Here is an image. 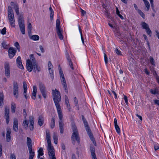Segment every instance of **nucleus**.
I'll use <instances>...</instances> for the list:
<instances>
[{
    "label": "nucleus",
    "instance_id": "1",
    "mask_svg": "<svg viewBox=\"0 0 159 159\" xmlns=\"http://www.w3.org/2000/svg\"><path fill=\"white\" fill-rule=\"evenodd\" d=\"M53 99L57 108V112H62L59 103L61 101V94L59 91L57 89L52 90Z\"/></svg>",
    "mask_w": 159,
    "mask_h": 159
},
{
    "label": "nucleus",
    "instance_id": "2",
    "mask_svg": "<svg viewBox=\"0 0 159 159\" xmlns=\"http://www.w3.org/2000/svg\"><path fill=\"white\" fill-rule=\"evenodd\" d=\"M81 116L84 124L86 130L87 132V134L89 136L90 140L93 143L95 146H97V144L95 138L93 136L91 131L88 122L85 119L84 116L83 115H82Z\"/></svg>",
    "mask_w": 159,
    "mask_h": 159
},
{
    "label": "nucleus",
    "instance_id": "3",
    "mask_svg": "<svg viewBox=\"0 0 159 159\" xmlns=\"http://www.w3.org/2000/svg\"><path fill=\"white\" fill-rule=\"evenodd\" d=\"M26 65L27 70L29 72H31L33 69L34 70L35 72L37 71L39 72L40 70V67L37 65L36 62H34L32 64L29 60H27L26 61Z\"/></svg>",
    "mask_w": 159,
    "mask_h": 159
},
{
    "label": "nucleus",
    "instance_id": "4",
    "mask_svg": "<svg viewBox=\"0 0 159 159\" xmlns=\"http://www.w3.org/2000/svg\"><path fill=\"white\" fill-rule=\"evenodd\" d=\"M8 17L10 25L11 27H13L15 26V20L13 11L11 7L9 6L8 7Z\"/></svg>",
    "mask_w": 159,
    "mask_h": 159
},
{
    "label": "nucleus",
    "instance_id": "5",
    "mask_svg": "<svg viewBox=\"0 0 159 159\" xmlns=\"http://www.w3.org/2000/svg\"><path fill=\"white\" fill-rule=\"evenodd\" d=\"M60 76L61 80V81L62 84L63 85V87L65 89V91L68 93L67 87L66 83V80L64 77V75L63 71L61 68H59Z\"/></svg>",
    "mask_w": 159,
    "mask_h": 159
},
{
    "label": "nucleus",
    "instance_id": "6",
    "mask_svg": "<svg viewBox=\"0 0 159 159\" xmlns=\"http://www.w3.org/2000/svg\"><path fill=\"white\" fill-rule=\"evenodd\" d=\"M60 20L58 19H57L56 20V28L57 33L59 39L61 40H62L63 39V37L62 34L61 30L60 29Z\"/></svg>",
    "mask_w": 159,
    "mask_h": 159
},
{
    "label": "nucleus",
    "instance_id": "7",
    "mask_svg": "<svg viewBox=\"0 0 159 159\" xmlns=\"http://www.w3.org/2000/svg\"><path fill=\"white\" fill-rule=\"evenodd\" d=\"M4 66L5 76L9 78L10 77V67L9 63L8 62H5Z\"/></svg>",
    "mask_w": 159,
    "mask_h": 159
},
{
    "label": "nucleus",
    "instance_id": "8",
    "mask_svg": "<svg viewBox=\"0 0 159 159\" xmlns=\"http://www.w3.org/2000/svg\"><path fill=\"white\" fill-rule=\"evenodd\" d=\"M4 118L7 124H8L10 121V110L9 107L7 106L5 107Z\"/></svg>",
    "mask_w": 159,
    "mask_h": 159
},
{
    "label": "nucleus",
    "instance_id": "9",
    "mask_svg": "<svg viewBox=\"0 0 159 159\" xmlns=\"http://www.w3.org/2000/svg\"><path fill=\"white\" fill-rule=\"evenodd\" d=\"M13 95L14 96L17 98L18 97V89L19 86L17 83L16 81H14L13 83Z\"/></svg>",
    "mask_w": 159,
    "mask_h": 159
},
{
    "label": "nucleus",
    "instance_id": "10",
    "mask_svg": "<svg viewBox=\"0 0 159 159\" xmlns=\"http://www.w3.org/2000/svg\"><path fill=\"white\" fill-rule=\"evenodd\" d=\"M71 138L72 140L74 142L73 143L74 144H75V141H77L78 143H80V138L78 132H73Z\"/></svg>",
    "mask_w": 159,
    "mask_h": 159
},
{
    "label": "nucleus",
    "instance_id": "11",
    "mask_svg": "<svg viewBox=\"0 0 159 159\" xmlns=\"http://www.w3.org/2000/svg\"><path fill=\"white\" fill-rule=\"evenodd\" d=\"M39 87L43 97L46 98L47 96L45 88L44 85L41 83L39 84Z\"/></svg>",
    "mask_w": 159,
    "mask_h": 159
},
{
    "label": "nucleus",
    "instance_id": "12",
    "mask_svg": "<svg viewBox=\"0 0 159 159\" xmlns=\"http://www.w3.org/2000/svg\"><path fill=\"white\" fill-rule=\"evenodd\" d=\"M57 113L58 114L59 118L60 120L59 122L60 130L64 129V124L62 120L63 118V115L62 112H60V113L57 112Z\"/></svg>",
    "mask_w": 159,
    "mask_h": 159
},
{
    "label": "nucleus",
    "instance_id": "13",
    "mask_svg": "<svg viewBox=\"0 0 159 159\" xmlns=\"http://www.w3.org/2000/svg\"><path fill=\"white\" fill-rule=\"evenodd\" d=\"M46 139L48 143L47 149L48 154L50 157V131L49 130H47L46 131Z\"/></svg>",
    "mask_w": 159,
    "mask_h": 159
},
{
    "label": "nucleus",
    "instance_id": "14",
    "mask_svg": "<svg viewBox=\"0 0 159 159\" xmlns=\"http://www.w3.org/2000/svg\"><path fill=\"white\" fill-rule=\"evenodd\" d=\"M16 52V50L15 48L12 47H10L8 50V55L9 58H12L15 55Z\"/></svg>",
    "mask_w": 159,
    "mask_h": 159
},
{
    "label": "nucleus",
    "instance_id": "15",
    "mask_svg": "<svg viewBox=\"0 0 159 159\" xmlns=\"http://www.w3.org/2000/svg\"><path fill=\"white\" fill-rule=\"evenodd\" d=\"M16 65L18 67L21 69H24V66L21 62V57L18 56L16 59Z\"/></svg>",
    "mask_w": 159,
    "mask_h": 159
},
{
    "label": "nucleus",
    "instance_id": "16",
    "mask_svg": "<svg viewBox=\"0 0 159 159\" xmlns=\"http://www.w3.org/2000/svg\"><path fill=\"white\" fill-rule=\"evenodd\" d=\"M13 129L16 132H17L18 130V121L16 118H14Z\"/></svg>",
    "mask_w": 159,
    "mask_h": 159
},
{
    "label": "nucleus",
    "instance_id": "17",
    "mask_svg": "<svg viewBox=\"0 0 159 159\" xmlns=\"http://www.w3.org/2000/svg\"><path fill=\"white\" fill-rule=\"evenodd\" d=\"M6 141L7 142H9L11 139V130L10 128H7L6 129Z\"/></svg>",
    "mask_w": 159,
    "mask_h": 159
},
{
    "label": "nucleus",
    "instance_id": "18",
    "mask_svg": "<svg viewBox=\"0 0 159 159\" xmlns=\"http://www.w3.org/2000/svg\"><path fill=\"white\" fill-rule=\"evenodd\" d=\"M66 58L68 62L69 66H70L71 69L72 70H73L74 69V67L73 66V63L71 61V60L70 58V57L68 52H66Z\"/></svg>",
    "mask_w": 159,
    "mask_h": 159
},
{
    "label": "nucleus",
    "instance_id": "19",
    "mask_svg": "<svg viewBox=\"0 0 159 159\" xmlns=\"http://www.w3.org/2000/svg\"><path fill=\"white\" fill-rule=\"evenodd\" d=\"M90 148L92 158H95L96 159L95 148L94 147L93 145H91L90 146Z\"/></svg>",
    "mask_w": 159,
    "mask_h": 159
},
{
    "label": "nucleus",
    "instance_id": "20",
    "mask_svg": "<svg viewBox=\"0 0 159 159\" xmlns=\"http://www.w3.org/2000/svg\"><path fill=\"white\" fill-rule=\"evenodd\" d=\"M37 93V87L36 86H34L33 87V91L32 93V98L34 100H35L36 98V96Z\"/></svg>",
    "mask_w": 159,
    "mask_h": 159
},
{
    "label": "nucleus",
    "instance_id": "21",
    "mask_svg": "<svg viewBox=\"0 0 159 159\" xmlns=\"http://www.w3.org/2000/svg\"><path fill=\"white\" fill-rule=\"evenodd\" d=\"M18 21L19 26L25 25L24 20L22 16L20 15L19 16Z\"/></svg>",
    "mask_w": 159,
    "mask_h": 159
},
{
    "label": "nucleus",
    "instance_id": "22",
    "mask_svg": "<svg viewBox=\"0 0 159 159\" xmlns=\"http://www.w3.org/2000/svg\"><path fill=\"white\" fill-rule=\"evenodd\" d=\"M30 153L29 159H33L34 156V152L32 151V148L28 149Z\"/></svg>",
    "mask_w": 159,
    "mask_h": 159
},
{
    "label": "nucleus",
    "instance_id": "23",
    "mask_svg": "<svg viewBox=\"0 0 159 159\" xmlns=\"http://www.w3.org/2000/svg\"><path fill=\"white\" fill-rule=\"evenodd\" d=\"M31 142V139L29 137H27V144L28 146V149L32 148Z\"/></svg>",
    "mask_w": 159,
    "mask_h": 159
},
{
    "label": "nucleus",
    "instance_id": "24",
    "mask_svg": "<svg viewBox=\"0 0 159 159\" xmlns=\"http://www.w3.org/2000/svg\"><path fill=\"white\" fill-rule=\"evenodd\" d=\"M53 137L55 144H57L58 138L56 133H54Z\"/></svg>",
    "mask_w": 159,
    "mask_h": 159
},
{
    "label": "nucleus",
    "instance_id": "25",
    "mask_svg": "<svg viewBox=\"0 0 159 159\" xmlns=\"http://www.w3.org/2000/svg\"><path fill=\"white\" fill-rule=\"evenodd\" d=\"M38 155L37 157L38 158H39L40 156H42L43 155V149L42 148H40L38 151Z\"/></svg>",
    "mask_w": 159,
    "mask_h": 159
},
{
    "label": "nucleus",
    "instance_id": "26",
    "mask_svg": "<svg viewBox=\"0 0 159 159\" xmlns=\"http://www.w3.org/2000/svg\"><path fill=\"white\" fill-rule=\"evenodd\" d=\"M20 30L23 34H25V25H19Z\"/></svg>",
    "mask_w": 159,
    "mask_h": 159
},
{
    "label": "nucleus",
    "instance_id": "27",
    "mask_svg": "<svg viewBox=\"0 0 159 159\" xmlns=\"http://www.w3.org/2000/svg\"><path fill=\"white\" fill-rule=\"evenodd\" d=\"M1 45L4 48L6 49H8L9 47V46L6 44V43L5 41L2 42Z\"/></svg>",
    "mask_w": 159,
    "mask_h": 159
},
{
    "label": "nucleus",
    "instance_id": "28",
    "mask_svg": "<svg viewBox=\"0 0 159 159\" xmlns=\"http://www.w3.org/2000/svg\"><path fill=\"white\" fill-rule=\"evenodd\" d=\"M4 96L2 94L0 95V107H2L4 104L3 100Z\"/></svg>",
    "mask_w": 159,
    "mask_h": 159
},
{
    "label": "nucleus",
    "instance_id": "29",
    "mask_svg": "<svg viewBox=\"0 0 159 159\" xmlns=\"http://www.w3.org/2000/svg\"><path fill=\"white\" fill-rule=\"evenodd\" d=\"M30 39L34 41L38 40L39 39V37L38 35H34L30 37Z\"/></svg>",
    "mask_w": 159,
    "mask_h": 159
},
{
    "label": "nucleus",
    "instance_id": "30",
    "mask_svg": "<svg viewBox=\"0 0 159 159\" xmlns=\"http://www.w3.org/2000/svg\"><path fill=\"white\" fill-rule=\"evenodd\" d=\"M142 27L145 29H147V28H149V26L148 24L145 22H143L141 24Z\"/></svg>",
    "mask_w": 159,
    "mask_h": 159
},
{
    "label": "nucleus",
    "instance_id": "31",
    "mask_svg": "<svg viewBox=\"0 0 159 159\" xmlns=\"http://www.w3.org/2000/svg\"><path fill=\"white\" fill-rule=\"evenodd\" d=\"M30 60H29L31 62L32 64L34 62H36L33 54L30 55Z\"/></svg>",
    "mask_w": 159,
    "mask_h": 159
},
{
    "label": "nucleus",
    "instance_id": "32",
    "mask_svg": "<svg viewBox=\"0 0 159 159\" xmlns=\"http://www.w3.org/2000/svg\"><path fill=\"white\" fill-rule=\"evenodd\" d=\"M16 104L14 103H12L11 104V111L12 112L14 113L16 110Z\"/></svg>",
    "mask_w": 159,
    "mask_h": 159
},
{
    "label": "nucleus",
    "instance_id": "33",
    "mask_svg": "<svg viewBox=\"0 0 159 159\" xmlns=\"http://www.w3.org/2000/svg\"><path fill=\"white\" fill-rule=\"evenodd\" d=\"M79 29L80 33V34L81 39L82 40V42L83 44H84V40L83 37L82 30L80 28V26L79 25Z\"/></svg>",
    "mask_w": 159,
    "mask_h": 159
},
{
    "label": "nucleus",
    "instance_id": "34",
    "mask_svg": "<svg viewBox=\"0 0 159 159\" xmlns=\"http://www.w3.org/2000/svg\"><path fill=\"white\" fill-rule=\"evenodd\" d=\"M50 155L51 156V155L55 154V149L53 146H51V143H50Z\"/></svg>",
    "mask_w": 159,
    "mask_h": 159
},
{
    "label": "nucleus",
    "instance_id": "35",
    "mask_svg": "<svg viewBox=\"0 0 159 159\" xmlns=\"http://www.w3.org/2000/svg\"><path fill=\"white\" fill-rule=\"evenodd\" d=\"M149 61L150 63L152 65L155 66L154 60L152 57L150 56L149 57Z\"/></svg>",
    "mask_w": 159,
    "mask_h": 159
},
{
    "label": "nucleus",
    "instance_id": "36",
    "mask_svg": "<svg viewBox=\"0 0 159 159\" xmlns=\"http://www.w3.org/2000/svg\"><path fill=\"white\" fill-rule=\"evenodd\" d=\"M55 120L54 118H52L51 120V124L50 125L51 127L53 129L55 127Z\"/></svg>",
    "mask_w": 159,
    "mask_h": 159
},
{
    "label": "nucleus",
    "instance_id": "37",
    "mask_svg": "<svg viewBox=\"0 0 159 159\" xmlns=\"http://www.w3.org/2000/svg\"><path fill=\"white\" fill-rule=\"evenodd\" d=\"M38 124L41 126L43 123V120L42 118L39 117L38 120Z\"/></svg>",
    "mask_w": 159,
    "mask_h": 159
},
{
    "label": "nucleus",
    "instance_id": "38",
    "mask_svg": "<svg viewBox=\"0 0 159 159\" xmlns=\"http://www.w3.org/2000/svg\"><path fill=\"white\" fill-rule=\"evenodd\" d=\"M116 14L121 19H123L124 17L123 16L120 14V11H119L117 7L116 8Z\"/></svg>",
    "mask_w": 159,
    "mask_h": 159
},
{
    "label": "nucleus",
    "instance_id": "39",
    "mask_svg": "<svg viewBox=\"0 0 159 159\" xmlns=\"http://www.w3.org/2000/svg\"><path fill=\"white\" fill-rule=\"evenodd\" d=\"M72 128L73 132H78L77 127L75 125H72Z\"/></svg>",
    "mask_w": 159,
    "mask_h": 159
},
{
    "label": "nucleus",
    "instance_id": "40",
    "mask_svg": "<svg viewBox=\"0 0 159 159\" xmlns=\"http://www.w3.org/2000/svg\"><path fill=\"white\" fill-rule=\"evenodd\" d=\"M65 103L66 105H67V107H68V105L70 106L69 104V100L67 96L66 95H65Z\"/></svg>",
    "mask_w": 159,
    "mask_h": 159
},
{
    "label": "nucleus",
    "instance_id": "41",
    "mask_svg": "<svg viewBox=\"0 0 159 159\" xmlns=\"http://www.w3.org/2000/svg\"><path fill=\"white\" fill-rule=\"evenodd\" d=\"M145 30L147 33L150 37H151L152 35V32L149 27L147 28V29H145Z\"/></svg>",
    "mask_w": 159,
    "mask_h": 159
},
{
    "label": "nucleus",
    "instance_id": "42",
    "mask_svg": "<svg viewBox=\"0 0 159 159\" xmlns=\"http://www.w3.org/2000/svg\"><path fill=\"white\" fill-rule=\"evenodd\" d=\"M30 124L31 125H34V118L32 116H30Z\"/></svg>",
    "mask_w": 159,
    "mask_h": 159
},
{
    "label": "nucleus",
    "instance_id": "43",
    "mask_svg": "<svg viewBox=\"0 0 159 159\" xmlns=\"http://www.w3.org/2000/svg\"><path fill=\"white\" fill-rule=\"evenodd\" d=\"M28 30L29 33H30L32 30V25L31 23L28 24Z\"/></svg>",
    "mask_w": 159,
    "mask_h": 159
},
{
    "label": "nucleus",
    "instance_id": "44",
    "mask_svg": "<svg viewBox=\"0 0 159 159\" xmlns=\"http://www.w3.org/2000/svg\"><path fill=\"white\" fill-rule=\"evenodd\" d=\"M50 65H52L51 63L50 62ZM51 66V65H50V67ZM51 68L50 67V70H51V71L52 73H50V78L52 79V80H53L54 79V76H53V69H51Z\"/></svg>",
    "mask_w": 159,
    "mask_h": 159
},
{
    "label": "nucleus",
    "instance_id": "45",
    "mask_svg": "<svg viewBox=\"0 0 159 159\" xmlns=\"http://www.w3.org/2000/svg\"><path fill=\"white\" fill-rule=\"evenodd\" d=\"M14 46L17 49L19 52L20 51V45L18 42H16L14 43Z\"/></svg>",
    "mask_w": 159,
    "mask_h": 159
},
{
    "label": "nucleus",
    "instance_id": "46",
    "mask_svg": "<svg viewBox=\"0 0 159 159\" xmlns=\"http://www.w3.org/2000/svg\"><path fill=\"white\" fill-rule=\"evenodd\" d=\"M138 12L140 15L143 18H144L145 15L140 10H138Z\"/></svg>",
    "mask_w": 159,
    "mask_h": 159
},
{
    "label": "nucleus",
    "instance_id": "47",
    "mask_svg": "<svg viewBox=\"0 0 159 159\" xmlns=\"http://www.w3.org/2000/svg\"><path fill=\"white\" fill-rule=\"evenodd\" d=\"M115 129L117 133L119 134L120 133V128L118 125L115 126Z\"/></svg>",
    "mask_w": 159,
    "mask_h": 159
},
{
    "label": "nucleus",
    "instance_id": "48",
    "mask_svg": "<svg viewBox=\"0 0 159 159\" xmlns=\"http://www.w3.org/2000/svg\"><path fill=\"white\" fill-rule=\"evenodd\" d=\"M104 58L105 63L106 64H107L108 61V59L105 53H104Z\"/></svg>",
    "mask_w": 159,
    "mask_h": 159
},
{
    "label": "nucleus",
    "instance_id": "49",
    "mask_svg": "<svg viewBox=\"0 0 159 159\" xmlns=\"http://www.w3.org/2000/svg\"><path fill=\"white\" fill-rule=\"evenodd\" d=\"M54 15V12L51 7L50 6V19L53 18Z\"/></svg>",
    "mask_w": 159,
    "mask_h": 159
},
{
    "label": "nucleus",
    "instance_id": "50",
    "mask_svg": "<svg viewBox=\"0 0 159 159\" xmlns=\"http://www.w3.org/2000/svg\"><path fill=\"white\" fill-rule=\"evenodd\" d=\"M144 4L147 8V10L148 11L149 9V8L150 7V4L149 2L148 1L144 2Z\"/></svg>",
    "mask_w": 159,
    "mask_h": 159
},
{
    "label": "nucleus",
    "instance_id": "51",
    "mask_svg": "<svg viewBox=\"0 0 159 159\" xmlns=\"http://www.w3.org/2000/svg\"><path fill=\"white\" fill-rule=\"evenodd\" d=\"M1 33L3 35L5 34L6 33V27H4L1 30Z\"/></svg>",
    "mask_w": 159,
    "mask_h": 159
},
{
    "label": "nucleus",
    "instance_id": "52",
    "mask_svg": "<svg viewBox=\"0 0 159 159\" xmlns=\"http://www.w3.org/2000/svg\"><path fill=\"white\" fill-rule=\"evenodd\" d=\"M23 88H24V90L27 91V84L25 82H23Z\"/></svg>",
    "mask_w": 159,
    "mask_h": 159
},
{
    "label": "nucleus",
    "instance_id": "53",
    "mask_svg": "<svg viewBox=\"0 0 159 159\" xmlns=\"http://www.w3.org/2000/svg\"><path fill=\"white\" fill-rule=\"evenodd\" d=\"M115 51L116 53L117 54L119 55H122L121 51L120 50H118L117 48H116V49H115Z\"/></svg>",
    "mask_w": 159,
    "mask_h": 159
},
{
    "label": "nucleus",
    "instance_id": "54",
    "mask_svg": "<svg viewBox=\"0 0 159 159\" xmlns=\"http://www.w3.org/2000/svg\"><path fill=\"white\" fill-rule=\"evenodd\" d=\"M151 5L152 8L153 10L154 11H155L154 9V4H153V0H149Z\"/></svg>",
    "mask_w": 159,
    "mask_h": 159
},
{
    "label": "nucleus",
    "instance_id": "55",
    "mask_svg": "<svg viewBox=\"0 0 159 159\" xmlns=\"http://www.w3.org/2000/svg\"><path fill=\"white\" fill-rule=\"evenodd\" d=\"M28 122L26 120H25L23 121V126H26V127H27L28 126Z\"/></svg>",
    "mask_w": 159,
    "mask_h": 159
},
{
    "label": "nucleus",
    "instance_id": "56",
    "mask_svg": "<svg viewBox=\"0 0 159 159\" xmlns=\"http://www.w3.org/2000/svg\"><path fill=\"white\" fill-rule=\"evenodd\" d=\"M156 89H155L154 90H153L152 89H151L150 90V92L152 93V94H153L154 95H155L156 94Z\"/></svg>",
    "mask_w": 159,
    "mask_h": 159
},
{
    "label": "nucleus",
    "instance_id": "57",
    "mask_svg": "<svg viewBox=\"0 0 159 159\" xmlns=\"http://www.w3.org/2000/svg\"><path fill=\"white\" fill-rule=\"evenodd\" d=\"M105 12L106 15L107 16V17L110 18L111 17V16L110 12H108V11L107 10L106 11H105Z\"/></svg>",
    "mask_w": 159,
    "mask_h": 159
},
{
    "label": "nucleus",
    "instance_id": "58",
    "mask_svg": "<svg viewBox=\"0 0 159 159\" xmlns=\"http://www.w3.org/2000/svg\"><path fill=\"white\" fill-rule=\"evenodd\" d=\"M11 159H16V156L14 154H11L10 155Z\"/></svg>",
    "mask_w": 159,
    "mask_h": 159
},
{
    "label": "nucleus",
    "instance_id": "59",
    "mask_svg": "<svg viewBox=\"0 0 159 159\" xmlns=\"http://www.w3.org/2000/svg\"><path fill=\"white\" fill-rule=\"evenodd\" d=\"M39 48L40 50L41 51V52L42 53L44 52V48H43V46L41 45H40L39 46Z\"/></svg>",
    "mask_w": 159,
    "mask_h": 159
},
{
    "label": "nucleus",
    "instance_id": "60",
    "mask_svg": "<svg viewBox=\"0 0 159 159\" xmlns=\"http://www.w3.org/2000/svg\"><path fill=\"white\" fill-rule=\"evenodd\" d=\"M13 8L15 10L16 9H19L18 4H16L15 5H14Z\"/></svg>",
    "mask_w": 159,
    "mask_h": 159
},
{
    "label": "nucleus",
    "instance_id": "61",
    "mask_svg": "<svg viewBox=\"0 0 159 159\" xmlns=\"http://www.w3.org/2000/svg\"><path fill=\"white\" fill-rule=\"evenodd\" d=\"M124 99L125 100V102L127 104H128V101L127 99V97L125 95H124Z\"/></svg>",
    "mask_w": 159,
    "mask_h": 159
},
{
    "label": "nucleus",
    "instance_id": "62",
    "mask_svg": "<svg viewBox=\"0 0 159 159\" xmlns=\"http://www.w3.org/2000/svg\"><path fill=\"white\" fill-rule=\"evenodd\" d=\"M23 115L25 116V118L26 116V110L25 109H24L23 110Z\"/></svg>",
    "mask_w": 159,
    "mask_h": 159
},
{
    "label": "nucleus",
    "instance_id": "63",
    "mask_svg": "<svg viewBox=\"0 0 159 159\" xmlns=\"http://www.w3.org/2000/svg\"><path fill=\"white\" fill-rule=\"evenodd\" d=\"M26 90H24L23 94L24 95L25 98L26 99L28 97L27 96L26 94Z\"/></svg>",
    "mask_w": 159,
    "mask_h": 159
},
{
    "label": "nucleus",
    "instance_id": "64",
    "mask_svg": "<svg viewBox=\"0 0 159 159\" xmlns=\"http://www.w3.org/2000/svg\"><path fill=\"white\" fill-rule=\"evenodd\" d=\"M50 156V159H56L55 156V154L51 155Z\"/></svg>",
    "mask_w": 159,
    "mask_h": 159
}]
</instances>
